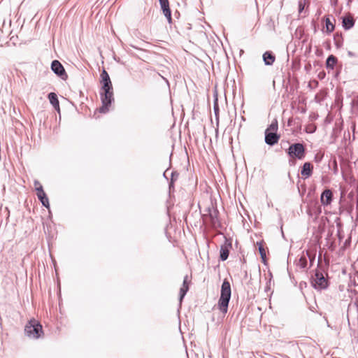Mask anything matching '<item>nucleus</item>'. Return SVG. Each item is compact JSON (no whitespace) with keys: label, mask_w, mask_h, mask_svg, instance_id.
<instances>
[{"label":"nucleus","mask_w":358,"mask_h":358,"mask_svg":"<svg viewBox=\"0 0 358 358\" xmlns=\"http://www.w3.org/2000/svg\"><path fill=\"white\" fill-rule=\"evenodd\" d=\"M268 275H269V280H268V282H267V285H266V287L265 288V291L267 292L268 290L270 289V285H271V280H272V278H273V275H272V273L271 272H269L268 273Z\"/></svg>","instance_id":"nucleus-31"},{"label":"nucleus","mask_w":358,"mask_h":358,"mask_svg":"<svg viewBox=\"0 0 358 358\" xmlns=\"http://www.w3.org/2000/svg\"><path fill=\"white\" fill-rule=\"evenodd\" d=\"M40 185H41L40 183V182L38 180H34V186L36 187H38Z\"/></svg>","instance_id":"nucleus-36"},{"label":"nucleus","mask_w":358,"mask_h":358,"mask_svg":"<svg viewBox=\"0 0 358 358\" xmlns=\"http://www.w3.org/2000/svg\"><path fill=\"white\" fill-rule=\"evenodd\" d=\"M37 197L43 206L48 209H50L49 199L45 192L41 194H37Z\"/></svg>","instance_id":"nucleus-19"},{"label":"nucleus","mask_w":358,"mask_h":358,"mask_svg":"<svg viewBox=\"0 0 358 358\" xmlns=\"http://www.w3.org/2000/svg\"><path fill=\"white\" fill-rule=\"evenodd\" d=\"M348 323L350 324V317H348Z\"/></svg>","instance_id":"nucleus-40"},{"label":"nucleus","mask_w":358,"mask_h":358,"mask_svg":"<svg viewBox=\"0 0 358 358\" xmlns=\"http://www.w3.org/2000/svg\"><path fill=\"white\" fill-rule=\"evenodd\" d=\"M189 291V286H182V287L180 289V293H179V301L180 302H182L184 297L185 296L187 292Z\"/></svg>","instance_id":"nucleus-25"},{"label":"nucleus","mask_w":358,"mask_h":358,"mask_svg":"<svg viewBox=\"0 0 358 358\" xmlns=\"http://www.w3.org/2000/svg\"><path fill=\"white\" fill-rule=\"evenodd\" d=\"M257 245H258V250H259V252L260 254V256H261V258L262 259V262H263V263L265 264L266 263V251H265V249L264 248V245L260 242H257Z\"/></svg>","instance_id":"nucleus-24"},{"label":"nucleus","mask_w":358,"mask_h":358,"mask_svg":"<svg viewBox=\"0 0 358 358\" xmlns=\"http://www.w3.org/2000/svg\"><path fill=\"white\" fill-rule=\"evenodd\" d=\"M334 44L337 48H341L343 45V38L342 34L336 32L334 35Z\"/></svg>","instance_id":"nucleus-22"},{"label":"nucleus","mask_w":358,"mask_h":358,"mask_svg":"<svg viewBox=\"0 0 358 358\" xmlns=\"http://www.w3.org/2000/svg\"><path fill=\"white\" fill-rule=\"evenodd\" d=\"M266 129H269V131L277 132V131H278L277 121L273 122Z\"/></svg>","instance_id":"nucleus-26"},{"label":"nucleus","mask_w":358,"mask_h":358,"mask_svg":"<svg viewBox=\"0 0 358 358\" xmlns=\"http://www.w3.org/2000/svg\"><path fill=\"white\" fill-rule=\"evenodd\" d=\"M324 24H325V32L327 34H329L334 31V30L335 29V25L331 21L329 15L324 17Z\"/></svg>","instance_id":"nucleus-20"},{"label":"nucleus","mask_w":358,"mask_h":358,"mask_svg":"<svg viewBox=\"0 0 358 358\" xmlns=\"http://www.w3.org/2000/svg\"><path fill=\"white\" fill-rule=\"evenodd\" d=\"M179 177V173L176 171H173L171 173L170 181L176 182Z\"/></svg>","instance_id":"nucleus-28"},{"label":"nucleus","mask_w":358,"mask_h":358,"mask_svg":"<svg viewBox=\"0 0 358 358\" xmlns=\"http://www.w3.org/2000/svg\"><path fill=\"white\" fill-rule=\"evenodd\" d=\"M264 136L265 143L270 146H273L278 143L280 139V135L277 132L269 131V129L265 130Z\"/></svg>","instance_id":"nucleus-8"},{"label":"nucleus","mask_w":358,"mask_h":358,"mask_svg":"<svg viewBox=\"0 0 358 358\" xmlns=\"http://www.w3.org/2000/svg\"><path fill=\"white\" fill-rule=\"evenodd\" d=\"M206 211L207 213L205 215L208 217L211 227L213 229L221 227L222 224L218 218V210L214 207H208Z\"/></svg>","instance_id":"nucleus-6"},{"label":"nucleus","mask_w":358,"mask_h":358,"mask_svg":"<svg viewBox=\"0 0 358 358\" xmlns=\"http://www.w3.org/2000/svg\"><path fill=\"white\" fill-rule=\"evenodd\" d=\"M213 109L215 116H217L219 114V106L217 97L214 100Z\"/></svg>","instance_id":"nucleus-29"},{"label":"nucleus","mask_w":358,"mask_h":358,"mask_svg":"<svg viewBox=\"0 0 358 358\" xmlns=\"http://www.w3.org/2000/svg\"><path fill=\"white\" fill-rule=\"evenodd\" d=\"M161 10L169 24L172 23L171 10L169 0H159Z\"/></svg>","instance_id":"nucleus-9"},{"label":"nucleus","mask_w":358,"mask_h":358,"mask_svg":"<svg viewBox=\"0 0 358 358\" xmlns=\"http://www.w3.org/2000/svg\"><path fill=\"white\" fill-rule=\"evenodd\" d=\"M188 276L185 275L183 280L182 286H189V282L187 280Z\"/></svg>","instance_id":"nucleus-35"},{"label":"nucleus","mask_w":358,"mask_h":358,"mask_svg":"<svg viewBox=\"0 0 358 358\" xmlns=\"http://www.w3.org/2000/svg\"><path fill=\"white\" fill-rule=\"evenodd\" d=\"M336 227H337V236H338L339 243H341L344 238V234H343V224L341 222L339 218L336 219Z\"/></svg>","instance_id":"nucleus-21"},{"label":"nucleus","mask_w":358,"mask_h":358,"mask_svg":"<svg viewBox=\"0 0 358 358\" xmlns=\"http://www.w3.org/2000/svg\"><path fill=\"white\" fill-rule=\"evenodd\" d=\"M250 358H252V357H250Z\"/></svg>","instance_id":"nucleus-41"},{"label":"nucleus","mask_w":358,"mask_h":358,"mask_svg":"<svg viewBox=\"0 0 358 358\" xmlns=\"http://www.w3.org/2000/svg\"><path fill=\"white\" fill-rule=\"evenodd\" d=\"M48 99L50 104L53 106V108L58 112H60L59 108V101L57 94L55 92H50L48 94Z\"/></svg>","instance_id":"nucleus-15"},{"label":"nucleus","mask_w":358,"mask_h":358,"mask_svg":"<svg viewBox=\"0 0 358 358\" xmlns=\"http://www.w3.org/2000/svg\"><path fill=\"white\" fill-rule=\"evenodd\" d=\"M337 62V57L333 55H330L326 59V68L327 69L333 70Z\"/></svg>","instance_id":"nucleus-17"},{"label":"nucleus","mask_w":358,"mask_h":358,"mask_svg":"<svg viewBox=\"0 0 358 358\" xmlns=\"http://www.w3.org/2000/svg\"><path fill=\"white\" fill-rule=\"evenodd\" d=\"M174 182L173 181H169V193H171V192L172 190H174Z\"/></svg>","instance_id":"nucleus-34"},{"label":"nucleus","mask_w":358,"mask_h":358,"mask_svg":"<svg viewBox=\"0 0 358 358\" xmlns=\"http://www.w3.org/2000/svg\"><path fill=\"white\" fill-rule=\"evenodd\" d=\"M305 255L307 257V260L308 259L309 260V262H310V267H311L315 260V257H316V252L315 250H313V251H310V250H305Z\"/></svg>","instance_id":"nucleus-23"},{"label":"nucleus","mask_w":358,"mask_h":358,"mask_svg":"<svg viewBox=\"0 0 358 358\" xmlns=\"http://www.w3.org/2000/svg\"><path fill=\"white\" fill-rule=\"evenodd\" d=\"M306 131L307 133L312 134V133L315 132V128H313L311 130H308V129H306Z\"/></svg>","instance_id":"nucleus-37"},{"label":"nucleus","mask_w":358,"mask_h":358,"mask_svg":"<svg viewBox=\"0 0 358 358\" xmlns=\"http://www.w3.org/2000/svg\"><path fill=\"white\" fill-rule=\"evenodd\" d=\"M262 59L266 66H271L275 61V55L272 51L267 50L263 54Z\"/></svg>","instance_id":"nucleus-14"},{"label":"nucleus","mask_w":358,"mask_h":358,"mask_svg":"<svg viewBox=\"0 0 358 358\" xmlns=\"http://www.w3.org/2000/svg\"><path fill=\"white\" fill-rule=\"evenodd\" d=\"M100 96L102 103L101 107L99 108L101 113H106L109 110V107L114 101L113 89L103 90L100 91Z\"/></svg>","instance_id":"nucleus-4"},{"label":"nucleus","mask_w":358,"mask_h":358,"mask_svg":"<svg viewBox=\"0 0 358 358\" xmlns=\"http://www.w3.org/2000/svg\"><path fill=\"white\" fill-rule=\"evenodd\" d=\"M102 86L101 87V90H113V85L110 78V76L108 72L103 69L102 72L101 73V80H100Z\"/></svg>","instance_id":"nucleus-11"},{"label":"nucleus","mask_w":358,"mask_h":358,"mask_svg":"<svg viewBox=\"0 0 358 358\" xmlns=\"http://www.w3.org/2000/svg\"><path fill=\"white\" fill-rule=\"evenodd\" d=\"M24 333L30 338L38 339L43 334L42 325L38 321L31 318L25 325Z\"/></svg>","instance_id":"nucleus-3"},{"label":"nucleus","mask_w":358,"mask_h":358,"mask_svg":"<svg viewBox=\"0 0 358 358\" xmlns=\"http://www.w3.org/2000/svg\"><path fill=\"white\" fill-rule=\"evenodd\" d=\"M36 194L44 192L43 187L41 185L36 187Z\"/></svg>","instance_id":"nucleus-33"},{"label":"nucleus","mask_w":358,"mask_h":358,"mask_svg":"<svg viewBox=\"0 0 358 358\" xmlns=\"http://www.w3.org/2000/svg\"><path fill=\"white\" fill-rule=\"evenodd\" d=\"M168 170L169 169H166L163 173L164 178H165L167 180H169L168 178L166 177V172L168 171Z\"/></svg>","instance_id":"nucleus-38"},{"label":"nucleus","mask_w":358,"mask_h":358,"mask_svg":"<svg viewBox=\"0 0 358 358\" xmlns=\"http://www.w3.org/2000/svg\"><path fill=\"white\" fill-rule=\"evenodd\" d=\"M313 166L310 162H305L301 169V174L304 179L310 178L313 174Z\"/></svg>","instance_id":"nucleus-13"},{"label":"nucleus","mask_w":358,"mask_h":358,"mask_svg":"<svg viewBox=\"0 0 358 358\" xmlns=\"http://www.w3.org/2000/svg\"><path fill=\"white\" fill-rule=\"evenodd\" d=\"M323 157H324L323 153H321V152L317 153V154H315V155L314 157V161H315V162L319 164L322 162V160L323 159Z\"/></svg>","instance_id":"nucleus-27"},{"label":"nucleus","mask_w":358,"mask_h":358,"mask_svg":"<svg viewBox=\"0 0 358 358\" xmlns=\"http://www.w3.org/2000/svg\"><path fill=\"white\" fill-rule=\"evenodd\" d=\"M286 152L289 157L301 160L306 156V148L302 143H294L289 146Z\"/></svg>","instance_id":"nucleus-5"},{"label":"nucleus","mask_w":358,"mask_h":358,"mask_svg":"<svg viewBox=\"0 0 358 358\" xmlns=\"http://www.w3.org/2000/svg\"><path fill=\"white\" fill-rule=\"evenodd\" d=\"M342 27L345 30H349L355 25V20L351 16L342 17Z\"/></svg>","instance_id":"nucleus-16"},{"label":"nucleus","mask_w":358,"mask_h":358,"mask_svg":"<svg viewBox=\"0 0 358 358\" xmlns=\"http://www.w3.org/2000/svg\"><path fill=\"white\" fill-rule=\"evenodd\" d=\"M354 280H357L358 281V271L357 272V273L354 276Z\"/></svg>","instance_id":"nucleus-39"},{"label":"nucleus","mask_w":358,"mask_h":358,"mask_svg":"<svg viewBox=\"0 0 358 358\" xmlns=\"http://www.w3.org/2000/svg\"><path fill=\"white\" fill-rule=\"evenodd\" d=\"M310 282L311 286L317 291L327 289L329 285V277L324 266L318 259L317 268L310 271Z\"/></svg>","instance_id":"nucleus-1"},{"label":"nucleus","mask_w":358,"mask_h":358,"mask_svg":"<svg viewBox=\"0 0 358 358\" xmlns=\"http://www.w3.org/2000/svg\"><path fill=\"white\" fill-rule=\"evenodd\" d=\"M52 71L62 80H66L68 75L60 62L58 60H53L51 63Z\"/></svg>","instance_id":"nucleus-7"},{"label":"nucleus","mask_w":358,"mask_h":358,"mask_svg":"<svg viewBox=\"0 0 358 358\" xmlns=\"http://www.w3.org/2000/svg\"><path fill=\"white\" fill-rule=\"evenodd\" d=\"M351 243V238L348 237L344 242L343 248H346L350 245Z\"/></svg>","instance_id":"nucleus-32"},{"label":"nucleus","mask_w":358,"mask_h":358,"mask_svg":"<svg viewBox=\"0 0 358 358\" xmlns=\"http://www.w3.org/2000/svg\"><path fill=\"white\" fill-rule=\"evenodd\" d=\"M305 6V0H299V12L301 13L304 9Z\"/></svg>","instance_id":"nucleus-30"},{"label":"nucleus","mask_w":358,"mask_h":358,"mask_svg":"<svg viewBox=\"0 0 358 358\" xmlns=\"http://www.w3.org/2000/svg\"><path fill=\"white\" fill-rule=\"evenodd\" d=\"M231 248V241L229 239L225 238V241L223 245L220 247V259L221 261H225L228 259L229 255V249Z\"/></svg>","instance_id":"nucleus-10"},{"label":"nucleus","mask_w":358,"mask_h":358,"mask_svg":"<svg viewBox=\"0 0 358 358\" xmlns=\"http://www.w3.org/2000/svg\"><path fill=\"white\" fill-rule=\"evenodd\" d=\"M333 200V193L331 189H326L320 196V201L323 206L329 205Z\"/></svg>","instance_id":"nucleus-12"},{"label":"nucleus","mask_w":358,"mask_h":358,"mask_svg":"<svg viewBox=\"0 0 358 358\" xmlns=\"http://www.w3.org/2000/svg\"><path fill=\"white\" fill-rule=\"evenodd\" d=\"M231 296V289L229 281L224 279L221 285L220 296L217 303V308L222 313L225 314L228 311L229 303Z\"/></svg>","instance_id":"nucleus-2"},{"label":"nucleus","mask_w":358,"mask_h":358,"mask_svg":"<svg viewBox=\"0 0 358 358\" xmlns=\"http://www.w3.org/2000/svg\"><path fill=\"white\" fill-rule=\"evenodd\" d=\"M296 266L303 270L308 268L307 257L305 255V252L303 251L302 255L297 260Z\"/></svg>","instance_id":"nucleus-18"}]
</instances>
